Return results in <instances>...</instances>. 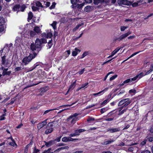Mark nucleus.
Wrapping results in <instances>:
<instances>
[{
    "mask_svg": "<svg viewBox=\"0 0 153 153\" xmlns=\"http://www.w3.org/2000/svg\"><path fill=\"white\" fill-rule=\"evenodd\" d=\"M130 82H131L130 79H128L124 81V83H127Z\"/></svg>",
    "mask_w": 153,
    "mask_h": 153,
    "instance_id": "nucleus-51",
    "label": "nucleus"
},
{
    "mask_svg": "<svg viewBox=\"0 0 153 153\" xmlns=\"http://www.w3.org/2000/svg\"><path fill=\"white\" fill-rule=\"evenodd\" d=\"M20 5L19 4H17L14 6L13 9L14 11H18L19 10Z\"/></svg>",
    "mask_w": 153,
    "mask_h": 153,
    "instance_id": "nucleus-16",
    "label": "nucleus"
},
{
    "mask_svg": "<svg viewBox=\"0 0 153 153\" xmlns=\"http://www.w3.org/2000/svg\"><path fill=\"white\" fill-rule=\"evenodd\" d=\"M46 91V90H45V88H42L40 89V91L43 92H45Z\"/></svg>",
    "mask_w": 153,
    "mask_h": 153,
    "instance_id": "nucleus-47",
    "label": "nucleus"
},
{
    "mask_svg": "<svg viewBox=\"0 0 153 153\" xmlns=\"http://www.w3.org/2000/svg\"><path fill=\"white\" fill-rule=\"evenodd\" d=\"M70 137H65L62 138V141L64 142L70 141Z\"/></svg>",
    "mask_w": 153,
    "mask_h": 153,
    "instance_id": "nucleus-19",
    "label": "nucleus"
},
{
    "mask_svg": "<svg viewBox=\"0 0 153 153\" xmlns=\"http://www.w3.org/2000/svg\"><path fill=\"white\" fill-rule=\"evenodd\" d=\"M141 153H151V152L149 150H146L142 151Z\"/></svg>",
    "mask_w": 153,
    "mask_h": 153,
    "instance_id": "nucleus-48",
    "label": "nucleus"
},
{
    "mask_svg": "<svg viewBox=\"0 0 153 153\" xmlns=\"http://www.w3.org/2000/svg\"><path fill=\"white\" fill-rule=\"evenodd\" d=\"M129 100V99L128 98L122 100L119 102L118 105L119 106H121L124 103L128 102Z\"/></svg>",
    "mask_w": 153,
    "mask_h": 153,
    "instance_id": "nucleus-9",
    "label": "nucleus"
},
{
    "mask_svg": "<svg viewBox=\"0 0 153 153\" xmlns=\"http://www.w3.org/2000/svg\"><path fill=\"white\" fill-rule=\"evenodd\" d=\"M117 76V75L116 74L115 75L113 76H112L111 77L110 79V81H112L114 79L116 78Z\"/></svg>",
    "mask_w": 153,
    "mask_h": 153,
    "instance_id": "nucleus-39",
    "label": "nucleus"
},
{
    "mask_svg": "<svg viewBox=\"0 0 153 153\" xmlns=\"http://www.w3.org/2000/svg\"><path fill=\"white\" fill-rule=\"evenodd\" d=\"M114 141V140H113L105 141L103 142V144L104 145H106L108 144L111 143L113 142Z\"/></svg>",
    "mask_w": 153,
    "mask_h": 153,
    "instance_id": "nucleus-24",
    "label": "nucleus"
},
{
    "mask_svg": "<svg viewBox=\"0 0 153 153\" xmlns=\"http://www.w3.org/2000/svg\"><path fill=\"white\" fill-rule=\"evenodd\" d=\"M6 57V56H4L1 57V63L3 65H4L6 62L7 61Z\"/></svg>",
    "mask_w": 153,
    "mask_h": 153,
    "instance_id": "nucleus-17",
    "label": "nucleus"
},
{
    "mask_svg": "<svg viewBox=\"0 0 153 153\" xmlns=\"http://www.w3.org/2000/svg\"><path fill=\"white\" fill-rule=\"evenodd\" d=\"M85 2L87 3H91L92 2V0H85Z\"/></svg>",
    "mask_w": 153,
    "mask_h": 153,
    "instance_id": "nucleus-54",
    "label": "nucleus"
},
{
    "mask_svg": "<svg viewBox=\"0 0 153 153\" xmlns=\"http://www.w3.org/2000/svg\"><path fill=\"white\" fill-rule=\"evenodd\" d=\"M53 36L52 33L51 32H49L47 34L46 38L47 39L51 38Z\"/></svg>",
    "mask_w": 153,
    "mask_h": 153,
    "instance_id": "nucleus-28",
    "label": "nucleus"
},
{
    "mask_svg": "<svg viewBox=\"0 0 153 153\" xmlns=\"http://www.w3.org/2000/svg\"><path fill=\"white\" fill-rule=\"evenodd\" d=\"M47 42L46 39H37L35 41V43H32L30 45V49L33 51L39 52L41 49L42 44L45 43Z\"/></svg>",
    "mask_w": 153,
    "mask_h": 153,
    "instance_id": "nucleus-1",
    "label": "nucleus"
},
{
    "mask_svg": "<svg viewBox=\"0 0 153 153\" xmlns=\"http://www.w3.org/2000/svg\"><path fill=\"white\" fill-rule=\"evenodd\" d=\"M47 120H45L38 124L37 128L39 129H40L46 125Z\"/></svg>",
    "mask_w": 153,
    "mask_h": 153,
    "instance_id": "nucleus-6",
    "label": "nucleus"
},
{
    "mask_svg": "<svg viewBox=\"0 0 153 153\" xmlns=\"http://www.w3.org/2000/svg\"><path fill=\"white\" fill-rule=\"evenodd\" d=\"M54 141L51 140L48 142H46L45 145L47 147H49L54 143Z\"/></svg>",
    "mask_w": 153,
    "mask_h": 153,
    "instance_id": "nucleus-14",
    "label": "nucleus"
},
{
    "mask_svg": "<svg viewBox=\"0 0 153 153\" xmlns=\"http://www.w3.org/2000/svg\"><path fill=\"white\" fill-rule=\"evenodd\" d=\"M84 71H85V68H83V69H82L81 71H79L78 72V73L79 74H82L83 73V72Z\"/></svg>",
    "mask_w": 153,
    "mask_h": 153,
    "instance_id": "nucleus-45",
    "label": "nucleus"
},
{
    "mask_svg": "<svg viewBox=\"0 0 153 153\" xmlns=\"http://www.w3.org/2000/svg\"><path fill=\"white\" fill-rule=\"evenodd\" d=\"M52 41V39H51V40H49V42H48V46L49 48H50L52 45V44L51 43Z\"/></svg>",
    "mask_w": 153,
    "mask_h": 153,
    "instance_id": "nucleus-37",
    "label": "nucleus"
},
{
    "mask_svg": "<svg viewBox=\"0 0 153 153\" xmlns=\"http://www.w3.org/2000/svg\"><path fill=\"white\" fill-rule=\"evenodd\" d=\"M4 29L3 26L2 25H0V32H3Z\"/></svg>",
    "mask_w": 153,
    "mask_h": 153,
    "instance_id": "nucleus-50",
    "label": "nucleus"
},
{
    "mask_svg": "<svg viewBox=\"0 0 153 153\" xmlns=\"http://www.w3.org/2000/svg\"><path fill=\"white\" fill-rule=\"evenodd\" d=\"M108 89V88H105L104 90H103L98 92V93H94L93 94V95L94 96H96V95H98L99 94H100L101 93H102V92H103V91H107Z\"/></svg>",
    "mask_w": 153,
    "mask_h": 153,
    "instance_id": "nucleus-30",
    "label": "nucleus"
},
{
    "mask_svg": "<svg viewBox=\"0 0 153 153\" xmlns=\"http://www.w3.org/2000/svg\"><path fill=\"white\" fill-rule=\"evenodd\" d=\"M69 147L68 146H64V147H62L60 148H59L60 150L62 149H69Z\"/></svg>",
    "mask_w": 153,
    "mask_h": 153,
    "instance_id": "nucleus-42",
    "label": "nucleus"
},
{
    "mask_svg": "<svg viewBox=\"0 0 153 153\" xmlns=\"http://www.w3.org/2000/svg\"><path fill=\"white\" fill-rule=\"evenodd\" d=\"M36 33L35 32L31 31L30 32V35L31 37H33L35 35Z\"/></svg>",
    "mask_w": 153,
    "mask_h": 153,
    "instance_id": "nucleus-38",
    "label": "nucleus"
},
{
    "mask_svg": "<svg viewBox=\"0 0 153 153\" xmlns=\"http://www.w3.org/2000/svg\"><path fill=\"white\" fill-rule=\"evenodd\" d=\"M25 8V5H23L22 6V7L20 8V10L22 11H23L24 10V9Z\"/></svg>",
    "mask_w": 153,
    "mask_h": 153,
    "instance_id": "nucleus-62",
    "label": "nucleus"
},
{
    "mask_svg": "<svg viewBox=\"0 0 153 153\" xmlns=\"http://www.w3.org/2000/svg\"><path fill=\"white\" fill-rule=\"evenodd\" d=\"M41 82H38V83H37L36 84H32V85H28V86H27L26 87H25L23 89V90H24L25 89L28 88H29V87L33 86H34V85H38V84L40 83Z\"/></svg>",
    "mask_w": 153,
    "mask_h": 153,
    "instance_id": "nucleus-29",
    "label": "nucleus"
},
{
    "mask_svg": "<svg viewBox=\"0 0 153 153\" xmlns=\"http://www.w3.org/2000/svg\"><path fill=\"white\" fill-rule=\"evenodd\" d=\"M131 33V32L130 31H128L127 33L121 35L119 38L116 39L115 40L120 41L125 39Z\"/></svg>",
    "mask_w": 153,
    "mask_h": 153,
    "instance_id": "nucleus-3",
    "label": "nucleus"
},
{
    "mask_svg": "<svg viewBox=\"0 0 153 153\" xmlns=\"http://www.w3.org/2000/svg\"><path fill=\"white\" fill-rule=\"evenodd\" d=\"M93 9L92 6H88L84 8V10L86 12H89L91 11Z\"/></svg>",
    "mask_w": 153,
    "mask_h": 153,
    "instance_id": "nucleus-10",
    "label": "nucleus"
},
{
    "mask_svg": "<svg viewBox=\"0 0 153 153\" xmlns=\"http://www.w3.org/2000/svg\"><path fill=\"white\" fill-rule=\"evenodd\" d=\"M105 108H101V111H100L101 113L102 114L104 113L105 112Z\"/></svg>",
    "mask_w": 153,
    "mask_h": 153,
    "instance_id": "nucleus-59",
    "label": "nucleus"
},
{
    "mask_svg": "<svg viewBox=\"0 0 153 153\" xmlns=\"http://www.w3.org/2000/svg\"><path fill=\"white\" fill-rule=\"evenodd\" d=\"M33 17V14L32 12H30L28 13V20H30Z\"/></svg>",
    "mask_w": 153,
    "mask_h": 153,
    "instance_id": "nucleus-27",
    "label": "nucleus"
},
{
    "mask_svg": "<svg viewBox=\"0 0 153 153\" xmlns=\"http://www.w3.org/2000/svg\"><path fill=\"white\" fill-rule=\"evenodd\" d=\"M37 54L36 52L33 53H30L28 56L25 57L22 60V62L25 65L28 64L37 55Z\"/></svg>",
    "mask_w": 153,
    "mask_h": 153,
    "instance_id": "nucleus-2",
    "label": "nucleus"
},
{
    "mask_svg": "<svg viewBox=\"0 0 153 153\" xmlns=\"http://www.w3.org/2000/svg\"><path fill=\"white\" fill-rule=\"evenodd\" d=\"M94 120V118H92V117H89L87 120V121H93Z\"/></svg>",
    "mask_w": 153,
    "mask_h": 153,
    "instance_id": "nucleus-53",
    "label": "nucleus"
},
{
    "mask_svg": "<svg viewBox=\"0 0 153 153\" xmlns=\"http://www.w3.org/2000/svg\"><path fill=\"white\" fill-rule=\"evenodd\" d=\"M57 24V22L56 21H54L53 23L51 24V25L53 27L54 29H55L56 28V25Z\"/></svg>",
    "mask_w": 153,
    "mask_h": 153,
    "instance_id": "nucleus-34",
    "label": "nucleus"
},
{
    "mask_svg": "<svg viewBox=\"0 0 153 153\" xmlns=\"http://www.w3.org/2000/svg\"><path fill=\"white\" fill-rule=\"evenodd\" d=\"M127 110V109H124L122 111H120V112L118 114V115H121L122 114H123L124 112H125Z\"/></svg>",
    "mask_w": 153,
    "mask_h": 153,
    "instance_id": "nucleus-43",
    "label": "nucleus"
},
{
    "mask_svg": "<svg viewBox=\"0 0 153 153\" xmlns=\"http://www.w3.org/2000/svg\"><path fill=\"white\" fill-rule=\"evenodd\" d=\"M12 141H13L12 142H10L9 143V144L10 145L12 146H14L15 145H16L15 142L14 141V140L12 138Z\"/></svg>",
    "mask_w": 153,
    "mask_h": 153,
    "instance_id": "nucleus-31",
    "label": "nucleus"
},
{
    "mask_svg": "<svg viewBox=\"0 0 153 153\" xmlns=\"http://www.w3.org/2000/svg\"><path fill=\"white\" fill-rule=\"evenodd\" d=\"M21 68L20 67H17L16 68L15 71H19L21 70Z\"/></svg>",
    "mask_w": 153,
    "mask_h": 153,
    "instance_id": "nucleus-60",
    "label": "nucleus"
},
{
    "mask_svg": "<svg viewBox=\"0 0 153 153\" xmlns=\"http://www.w3.org/2000/svg\"><path fill=\"white\" fill-rule=\"evenodd\" d=\"M56 4V3H55V2H53L52 3L51 6L50 7V9H53L55 7Z\"/></svg>",
    "mask_w": 153,
    "mask_h": 153,
    "instance_id": "nucleus-40",
    "label": "nucleus"
},
{
    "mask_svg": "<svg viewBox=\"0 0 153 153\" xmlns=\"http://www.w3.org/2000/svg\"><path fill=\"white\" fill-rule=\"evenodd\" d=\"M39 150L36 149V148H35L34 151V152L33 153H37L38 152H39Z\"/></svg>",
    "mask_w": 153,
    "mask_h": 153,
    "instance_id": "nucleus-58",
    "label": "nucleus"
},
{
    "mask_svg": "<svg viewBox=\"0 0 153 153\" xmlns=\"http://www.w3.org/2000/svg\"><path fill=\"white\" fill-rule=\"evenodd\" d=\"M149 142H152L153 141V136L152 137H150L147 138Z\"/></svg>",
    "mask_w": 153,
    "mask_h": 153,
    "instance_id": "nucleus-44",
    "label": "nucleus"
},
{
    "mask_svg": "<svg viewBox=\"0 0 153 153\" xmlns=\"http://www.w3.org/2000/svg\"><path fill=\"white\" fill-rule=\"evenodd\" d=\"M34 30L35 32L38 33H41V30L39 27L37 26L35 27L34 29Z\"/></svg>",
    "mask_w": 153,
    "mask_h": 153,
    "instance_id": "nucleus-18",
    "label": "nucleus"
},
{
    "mask_svg": "<svg viewBox=\"0 0 153 153\" xmlns=\"http://www.w3.org/2000/svg\"><path fill=\"white\" fill-rule=\"evenodd\" d=\"M85 131V130L83 129H78L75 131V133L76 134V135L77 136L79 135L80 133L84 131Z\"/></svg>",
    "mask_w": 153,
    "mask_h": 153,
    "instance_id": "nucleus-13",
    "label": "nucleus"
},
{
    "mask_svg": "<svg viewBox=\"0 0 153 153\" xmlns=\"http://www.w3.org/2000/svg\"><path fill=\"white\" fill-rule=\"evenodd\" d=\"M79 0H71V2L72 4V5L71 6V7L72 8L74 9L75 8V7L77 4V3Z\"/></svg>",
    "mask_w": 153,
    "mask_h": 153,
    "instance_id": "nucleus-8",
    "label": "nucleus"
},
{
    "mask_svg": "<svg viewBox=\"0 0 153 153\" xmlns=\"http://www.w3.org/2000/svg\"><path fill=\"white\" fill-rule=\"evenodd\" d=\"M60 151V150L59 148L56 149L55 150L53 153H57L59 152Z\"/></svg>",
    "mask_w": 153,
    "mask_h": 153,
    "instance_id": "nucleus-61",
    "label": "nucleus"
},
{
    "mask_svg": "<svg viewBox=\"0 0 153 153\" xmlns=\"http://www.w3.org/2000/svg\"><path fill=\"white\" fill-rule=\"evenodd\" d=\"M131 103L130 101H128L126 102L123 105V107H126L130 103Z\"/></svg>",
    "mask_w": 153,
    "mask_h": 153,
    "instance_id": "nucleus-46",
    "label": "nucleus"
},
{
    "mask_svg": "<svg viewBox=\"0 0 153 153\" xmlns=\"http://www.w3.org/2000/svg\"><path fill=\"white\" fill-rule=\"evenodd\" d=\"M147 140L146 139H144L143 141L141 142L140 144V145L141 146H144Z\"/></svg>",
    "mask_w": 153,
    "mask_h": 153,
    "instance_id": "nucleus-32",
    "label": "nucleus"
},
{
    "mask_svg": "<svg viewBox=\"0 0 153 153\" xmlns=\"http://www.w3.org/2000/svg\"><path fill=\"white\" fill-rule=\"evenodd\" d=\"M104 0H94V4L95 5H97L100 3H102L104 2Z\"/></svg>",
    "mask_w": 153,
    "mask_h": 153,
    "instance_id": "nucleus-12",
    "label": "nucleus"
},
{
    "mask_svg": "<svg viewBox=\"0 0 153 153\" xmlns=\"http://www.w3.org/2000/svg\"><path fill=\"white\" fill-rule=\"evenodd\" d=\"M50 123H49L47 125L46 127V130L45 131V134H48L49 133H51L53 131V128L51 126H50Z\"/></svg>",
    "mask_w": 153,
    "mask_h": 153,
    "instance_id": "nucleus-5",
    "label": "nucleus"
},
{
    "mask_svg": "<svg viewBox=\"0 0 153 153\" xmlns=\"http://www.w3.org/2000/svg\"><path fill=\"white\" fill-rule=\"evenodd\" d=\"M85 4V3H83L81 4H76V7H75V8L77 7V8L79 9H81V8L83 6H84Z\"/></svg>",
    "mask_w": 153,
    "mask_h": 153,
    "instance_id": "nucleus-20",
    "label": "nucleus"
},
{
    "mask_svg": "<svg viewBox=\"0 0 153 153\" xmlns=\"http://www.w3.org/2000/svg\"><path fill=\"white\" fill-rule=\"evenodd\" d=\"M78 115H79L78 114L76 113H75L74 114L72 115H71V116H69V117L68 118L67 120H68V121H69L70 119H71L72 118H73V117H77Z\"/></svg>",
    "mask_w": 153,
    "mask_h": 153,
    "instance_id": "nucleus-22",
    "label": "nucleus"
},
{
    "mask_svg": "<svg viewBox=\"0 0 153 153\" xmlns=\"http://www.w3.org/2000/svg\"><path fill=\"white\" fill-rule=\"evenodd\" d=\"M76 81H75L74 82H73L70 85V87H69V88L68 90V91H67V93L65 95L67 94H68V92H69V91H70V89H73L74 88V87H73V86L74 85H75V83H76Z\"/></svg>",
    "mask_w": 153,
    "mask_h": 153,
    "instance_id": "nucleus-21",
    "label": "nucleus"
},
{
    "mask_svg": "<svg viewBox=\"0 0 153 153\" xmlns=\"http://www.w3.org/2000/svg\"><path fill=\"white\" fill-rule=\"evenodd\" d=\"M137 76L135 77H134L133 78H131L130 79V80H131V81H135V80L137 79Z\"/></svg>",
    "mask_w": 153,
    "mask_h": 153,
    "instance_id": "nucleus-56",
    "label": "nucleus"
},
{
    "mask_svg": "<svg viewBox=\"0 0 153 153\" xmlns=\"http://www.w3.org/2000/svg\"><path fill=\"white\" fill-rule=\"evenodd\" d=\"M59 121V120L53 121L52 122H50L49 123L50 125V126H51L53 127H56L58 125V123Z\"/></svg>",
    "mask_w": 153,
    "mask_h": 153,
    "instance_id": "nucleus-7",
    "label": "nucleus"
},
{
    "mask_svg": "<svg viewBox=\"0 0 153 153\" xmlns=\"http://www.w3.org/2000/svg\"><path fill=\"white\" fill-rule=\"evenodd\" d=\"M118 4L130 5L131 4V2L127 0H117Z\"/></svg>",
    "mask_w": 153,
    "mask_h": 153,
    "instance_id": "nucleus-4",
    "label": "nucleus"
},
{
    "mask_svg": "<svg viewBox=\"0 0 153 153\" xmlns=\"http://www.w3.org/2000/svg\"><path fill=\"white\" fill-rule=\"evenodd\" d=\"M5 22V20L3 17L0 16V24H2Z\"/></svg>",
    "mask_w": 153,
    "mask_h": 153,
    "instance_id": "nucleus-26",
    "label": "nucleus"
},
{
    "mask_svg": "<svg viewBox=\"0 0 153 153\" xmlns=\"http://www.w3.org/2000/svg\"><path fill=\"white\" fill-rule=\"evenodd\" d=\"M145 75H144L143 73V72L140 73L139 74L137 75V76L139 79L142 76H145Z\"/></svg>",
    "mask_w": 153,
    "mask_h": 153,
    "instance_id": "nucleus-35",
    "label": "nucleus"
},
{
    "mask_svg": "<svg viewBox=\"0 0 153 153\" xmlns=\"http://www.w3.org/2000/svg\"><path fill=\"white\" fill-rule=\"evenodd\" d=\"M77 102V101H76L75 102H74V103H72V104H71V105H64V106H65V107H67V106H72V105H73L74 104H75V103H76V102Z\"/></svg>",
    "mask_w": 153,
    "mask_h": 153,
    "instance_id": "nucleus-55",
    "label": "nucleus"
},
{
    "mask_svg": "<svg viewBox=\"0 0 153 153\" xmlns=\"http://www.w3.org/2000/svg\"><path fill=\"white\" fill-rule=\"evenodd\" d=\"M88 54V52H85L82 55V57L81 58H83Z\"/></svg>",
    "mask_w": 153,
    "mask_h": 153,
    "instance_id": "nucleus-52",
    "label": "nucleus"
},
{
    "mask_svg": "<svg viewBox=\"0 0 153 153\" xmlns=\"http://www.w3.org/2000/svg\"><path fill=\"white\" fill-rule=\"evenodd\" d=\"M51 149L50 148L47 150H45L43 152H44V153H46L50 152V151Z\"/></svg>",
    "mask_w": 153,
    "mask_h": 153,
    "instance_id": "nucleus-57",
    "label": "nucleus"
},
{
    "mask_svg": "<svg viewBox=\"0 0 153 153\" xmlns=\"http://www.w3.org/2000/svg\"><path fill=\"white\" fill-rule=\"evenodd\" d=\"M82 151H78L74 152V153H82L83 152Z\"/></svg>",
    "mask_w": 153,
    "mask_h": 153,
    "instance_id": "nucleus-64",
    "label": "nucleus"
},
{
    "mask_svg": "<svg viewBox=\"0 0 153 153\" xmlns=\"http://www.w3.org/2000/svg\"><path fill=\"white\" fill-rule=\"evenodd\" d=\"M138 2H135L132 4V6L133 7H135L138 6Z\"/></svg>",
    "mask_w": 153,
    "mask_h": 153,
    "instance_id": "nucleus-49",
    "label": "nucleus"
},
{
    "mask_svg": "<svg viewBox=\"0 0 153 153\" xmlns=\"http://www.w3.org/2000/svg\"><path fill=\"white\" fill-rule=\"evenodd\" d=\"M129 92L130 94L131 93H135L136 92V90L134 89H131L129 91Z\"/></svg>",
    "mask_w": 153,
    "mask_h": 153,
    "instance_id": "nucleus-41",
    "label": "nucleus"
},
{
    "mask_svg": "<svg viewBox=\"0 0 153 153\" xmlns=\"http://www.w3.org/2000/svg\"><path fill=\"white\" fill-rule=\"evenodd\" d=\"M36 6L39 7H42L43 6L42 5L41 3L39 1H37L36 2Z\"/></svg>",
    "mask_w": 153,
    "mask_h": 153,
    "instance_id": "nucleus-33",
    "label": "nucleus"
},
{
    "mask_svg": "<svg viewBox=\"0 0 153 153\" xmlns=\"http://www.w3.org/2000/svg\"><path fill=\"white\" fill-rule=\"evenodd\" d=\"M120 129L119 128H110L108 130V131H110L111 133H114L119 131Z\"/></svg>",
    "mask_w": 153,
    "mask_h": 153,
    "instance_id": "nucleus-11",
    "label": "nucleus"
},
{
    "mask_svg": "<svg viewBox=\"0 0 153 153\" xmlns=\"http://www.w3.org/2000/svg\"><path fill=\"white\" fill-rule=\"evenodd\" d=\"M23 124L22 123H21L20 124L17 126L16 128H20L22 126H23Z\"/></svg>",
    "mask_w": 153,
    "mask_h": 153,
    "instance_id": "nucleus-63",
    "label": "nucleus"
},
{
    "mask_svg": "<svg viewBox=\"0 0 153 153\" xmlns=\"http://www.w3.org/2000/svg\"><path fill=\"white\" fill-rule=\"evenodd\" d=\"M56 109H56V108H54V109H50L49 110H46L44 112V114H46L51 111H53L54 110H56Z\"/></svg>",
    "mask_w": 153,
    "mask_h": 153,
    "instance_id": "nucleus-36",
    "label": "nucleus"
},
{
    "mask_svg": "<svg viewBox=\"0 0 153 153\" xmlns=\"http://www.w3.org/2000/svg\"><path fill=\"white\" fill-rule=\"evenodd\" d=\"M153 71V65H151L150 70L148 71L146 73L145 75H147Z\"/></svg>",
    "mask_w": 153,
    "mask_h": 153,
    "instance_id": "nucleus-23",
    "label": "nucleus"
},
{
    "mask_svg": "<svg viewBox=\"0 0 153 153\" xmlns=\"http://www.w3.org/2000/svg\"><path fill=\"white\" fill-rule=\"evenodd\" d=\"M80 51L77 48H76L75 49V51H74L72 52V55L74 56H76L77 54V52H80Z\"/></svg>",
    "mask_w": 153,
    "mask_h": 153,
    "instance_id": "nucleus-15",
    "label": "nucleus"
},
{
    "mask_svg": "<svg viewBox=\"0 0 153 153\" xmlns=\"http://www.w3.org/2000/svg\"><path fill=\"white\" fill-rule=\"evenodd\" d=\"M139 52H135V53H134L132 54L129 57H128L127 59H126L125 60H124L123 62H125L126 61H127V60H128V59H129L130 58L132 57L134 55H136L137 54H138Z\"/></svg>",
    "mask_w": 153,
    "mask_h": 153,
    "instance_id": "nucleus-25",
    "label": "nucleus"
}]
</instances>
